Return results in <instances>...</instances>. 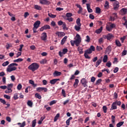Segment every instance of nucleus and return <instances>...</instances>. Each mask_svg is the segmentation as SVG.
<instances>
[{
	"label": "nucleus",
	"mask_w": 127,
	"mask_h": 127,
	"mask_svg": "<svg viewBox=\"0 0 127 127\" xmlns=\"http://www.w3.org/2000/svg\"><path fill=\"white\" fill-rule=\"evenodd\" d=\"M76 38L75 39V40H71L70 43L71 46H74L75 45L77 47L79 46L82 41V40L81 39V36L79 34H76L75 36Z\"/></svg>",
	"instance_id": "f257e3e1"
},
{
	"label": "nucleus",
	"mask_w": 127,
	"mask_h": 127,
	"mask_svg": "<svg viewBox=\"0 0 127 127\" xmlns=\"http://www.w3.org/2000/svg\"><path fill=\"white\" fill-rule=\"evenodd\" d=\"M28 68L29 70H31L32 72H34V71H36V70L39 68V65L36 63H33L30 65Z\"/></svg>",
	"instance_id": "f03ea898"
},
{
	"label": "nucleus",
	"mask_w": 127,
	"mask_h": 127,
	"mask_svg": "<svg viewBox=\"0 0 127 127\" xmlns=\"http://www.w3.org/2000/svg\"><path fill=\"white\" fill-rule=\"evenodd\" d=\"M92 52H93L91 51V50H90L89 49L86 50L85 51L84 55L85 58H86V59H91V57L89 56L88 54H91V53H92Z\"/></svg>",
	"instance_id": "7ed1b4c3"
},
{
	"label": "nucleus",
	"mask_w": 127,
	"mask_h": 127,
	"mask_svg": "<svg viewBox=\"0 0 127 127\" xmlns=\"http://www.w3.org/2000/svg\"><path fill=\"white\" fill-rule=\"evenodd\" d=\"M119 7H120V2L118 1H116L113 3V9L114 10H118Z\"/></svg>",
	"instance_id": "20e7f679"
},
{
	"label": "nucleus",
	"mask_w": 127,
	"mask_h": 127,
	"mask_svg": "<svg viewBox=\"0 0 127 127\" xmlns=\"http://www.w3.org/2000/svg\"><path fill=\"white\" fill-rule=\"evenodd\" d=\"M68 52V49H64L63 50V52L60 51L59 52V55L60 56V57H62L63 55L66 54Z\"/></svg>",
	"instance_id": "39448f33"
},
{
	"label": "nucleus",
	"mask_w": 127,
	"mask_h": 127,
	"mask_svg": "<svg viewBox=\"0 0 127 127\" xmlns=\"http://www.w3.org/2000/svg\"><path fill=\"white\" fill-rule=\"evenodd\" d=\"M40 3L46 5H49L51 3L50 1L47 0H40Z\"/></svg>",
	"instance_id": "423d86ee"
},
{
	"label": "nucleus",
	"mask_w": 127,
	"mask_h": 127,
	"mask_svg": "<svg viewBox=\"0 0 127 127\" xmlns=\"http://www.w3.org/2000/svg\"><path fill=\"white\" fill-rule=\"evenodd\" d=\"M127 13V8H123L120 10V14L121 15H126Z\"/></svg>",
	"instance_id": "0eeeda50"
},
{
	"label": "nucleus",
	"mask_w": 127,
	"mask_h": 127,
	"mask_svg": "<svg viewBox=\"0 0 127 127\" xmlns=\"http://www.w3.org/2000/svg\"><path fill=\"white\" fill-rule=\"evenodd\" d=\"M56 34L58 35V37H63V36H65L66 34L63 32L57 31L56 32Z\"/></svg>",
	"instance_id": "6e6552de"
},
{
	"label": "nucleus",
	"mask_w": 127,
	"mask_h": 127,
	"mask_svg": "<svg viewBox=\"0 0 127 127\" xmlns=\"http://www.w3.org/2000/svg\"><path fill=\"white\" fill-rule=\"evenodd\" d=\"M41 39L43 41H45V40H47V34L45 32H44L42 34V36L41 37Z\"/></svg>",
	"instance_id": "1a4fd4ad"
},
{
	"label": "nucleus",
	"mask_w": 127,
	"mask_h": 127,
	"mask_svg": "<svg viewBox=\"0 0 127 127\" xmlns=\"http://www.w3.org/2000/svg\"><path fill=\"white\" fill-rule=\"evenodd\" d=\"M81 83L82 85L83 86V87H87V80L85 78H82L81 80Z\"/></svg>",
	"instance_id": "9d476101"
},
{
	"label": "nucleus",
	"mask_w": 127,
	"mask_h": 127,
	"mask_svg": "<svg viewBox=\"0 0 127 127\" xmlns=\"http://www.w3.org/2000/svg\"><path fill=\"white\" fill-rule=\"evenodd\" d=\"M57 81H60V78H55L52 80H51L50 81V84H52V85H54L55 84H56V82H57Z\"/></svg>",
	"instance_id": "9b49d317"
},
{
	"label": "nucleus",
	"mask_w": 127,
	"mask_h": 127,
	"mask_svg": "<svg viewBox=\"0 0 127 127\" xmlns=\"http://www.w3.org/2000/svg\"><path fill=\"white\" fill-rule=\"evenodd\" d=\"M113 38H114V35L109 33L107 34V40L109 41H112L113 40Z\"/></svg>",
	"instance_id": "f8f14e48"
},
{
	"label": "nucleus",
	"mask_w": 127,
	"mask_h": 127,
	"mask_svg": "<svg viewBox=\"0 0 127 127\" xmlns=\"http://www.w3.org/2000/svg\"><path fill=\"white\" fill-rule=\"evenodd\" d=\"M118 108L117 107V104L115 102H113L111 105V108L110 109L111 111H113L114 110H117Z\"/></svg>",
	"instance_id": "ddd939ff"
},
{
	"label": "nucleus",
	"mask_w": 127,
	"mask_h": 127,
	"mask_svg": "<svg viewBox=\"0 0 127 127\" xmlns=\"http://www.w3.org/2000/svg\"><path fill=\"white\" fill-rule=\"evenodd\" d=\"M40 23H41L40 21L39 20L36 21L34 24V27L36 28H38V27H39V25H40Z\"/></svg>",
	"instance_id": "4468645a"
},
{
	"label": "nucleus",
	"mask_w": 127,
	"mask_h": 127,
	"mask_svg": "<svg viewBox=\"0 0 127 127\" xmlns=\"http://www.w3.org/2000/svg\"><path fill=\"white\" fill-rule=\"evenodd\" d=\"M106 52L108 53V54H110L111 52H112V46H109L107 47L106 50Z\"/></svg>",
	"instance_id": "2eb2a0df"
},
{
	"label": "nucleus",
	"mask_w": 127,
	"mask_h": 127,
	"mask_svg": "<svg viewBox=\"0 0 127 127\" xmlns=\"http://www.w3.org/2000/svg\"><path fill=\"white\" fill-rule=\"evenodd\" d=\"M113 15H116L115 17L111 16L110 17V19L111 20H112L113 21H114V20H115V19H117L118 18V15L117 14V13H113Z\"/></svg>",
	"instance_id": "dca6fc26"
},
{
	"label": "nucleus",
	"mask_w": 127,
	"mask_h": 127,
	"mask_svg": "<svg viewBox=\"0 0 127 127\" xmlns=\"http://www.w3.org/2000/svg\"><path fill=\"white\" fill-rule=\"evenodd\" d=\"M61 75V72H59L57 70L55 71L53 73L54 77H57V76H60Z\"/></svg>",
	"instance_id": "f3484780"
},
{
	"label": "nucleus",
	"mask_w": 127,
	"mask_h": 127,
	"mask_svg": "<svg viewBox=\"0 0 127 127\" xmlns=\"http://www.w3.org/2000/svg\"><path fill=\"white\" fill-rule=\"evenodd\" d=\"M68 38V37H67L66 36H64L63 39L61 40V45H64V44H65V42H66V40H67V38Z\"/></svg>",
	"instance_id": "a211bd4d"
},
{
	"label": "nucleus",
	"mask_w": 127,
	"mask_h": 127,
	"mask_svg": "<svg viewBox=\"0 0 127 127\" xmlns=\"http://www.w3.org/2000/svg\"><path fill=\"white\" fill-rule=\"evenodd\" d=\"M86 6H87V8L88 12L89 13L93 12V9L91 8V7L90 6V3H87Z\"/></svg>",
	"instance_id": "6ab92c4d"
},
{
	"label": "nucleus",
	"mask_w": 127,
	"mask_h": 127,
	"mask_svg": "<svg viewBox=\"0 0 127 127\" xmlns=\"http://www.w3.org/2000/svg\"><path fill=\"white\" fill-rule=\"evenodd\" d=\"M103 31V26L100 27V28L98 29H97L95 31V33H97V34H100L101 32Z\"/></svg>",
	"instance_id": "aec40b11"
},
{
	"label": "nucleus",
	"mask_w": 127,
	"mask_h": 127,
	"mask_svg": "<svg viewBox=\"0 0 127 127\" xmlns=\"http://www.w3.org/2000/svg\"><path fill=\"white\" fill-rule=\"evenodd\" d=\"M115 44L118 47H121L122 46V44L121 43V42L119 40H116L115 41Z\"/></svg>",
	"instance_id": "412c9836"
},
{
	"label": "nucleus",
	"mask_w": 127,
	"mask_h": 127,
	"mask_svg": "<svg viewBox=\"0 0 127 127\" xmlns=\"http://www.w3.org/2000/svg\"><path fill=\"white\" fill-rule=\"evenodd\" d=\"M101 63H102V59H100L97 61L95 64V67L96 68L98 67V66H99V65H100V64H101Z\"/></svg>",
	"instance_id": "4be33fe9"
},
{
	"label": "nucleus",
	"mask_w": 127,
	"mask_h": 127,
	"mask_svg": "<svg viewBox=\"0 0 127 127\" xmlns=\"http://www.w3.org/2000/svg\"><path fill=\"white\" fill-rule=\"evenodd\" d=\"M81 25H75L74 26V29H75V30H76V31H79L80 29H81Z\"/></svg>",
	"instance_id": "5701e85b"
},
{
	"label": "nucleus",
	"mask_w": 127,
	"mask_h": 127,
	"mask_svg": "<svg viewBox=\"0 0 127 127\" xmlns=\"http://www.w3.org/2000/svg\"><path fill=\"white\" fill-rule=\"evenodd\" d=\"M27 105L30 107V108H32V106L33 105V102L31 100H28L27 103Z\"/></svg>",
	"instance_id": "b1692460"
},
{
	"label": "nucleus",
	"mask_w": 127,
	"mask_h": 127,
	"mask_svg": "<svg viewBox=\"0 0 127 127\" xmlns=\"http://www.w3.org/2000/svg\"><path fill=\"white\" fill-rule=\"evenodd\" d=\"M109 6H110V5L109 3V1H106L105 4L104 5V7H105V9H108Z\"/></svg>",
	"instance_id": "393cba45"
},
{
	"label": "nucleus",
	"mask_w": 127,
	"mask_h": 127,
	"mask_svg": "<svg viewBox=\"0 0 127 127\" xmlns=\"http://www.w3.org/2000/svg\"><path fill=\"white\" fill-rule=\"evenodd\" d=\"M64 19H65L66 20H68L69 22H71V21H73V17H68L66 18V16L64 17Z\"/></svg>",
	"instance_id": "a878e982"
},
{
	"label": "nucleus",
	"mask_w": 127,
	"mask_h": 127,
	"mask_svg": "<svg viewBox=\"0 0 127 127\" xmlns=\"http://www.w3.org/2000/svg\"><path fill=\"white\" fill-rule=\"evenodd\" d=\"M73 120V118L72 117H69V119H68L66 121V124L67 126H70V121Z\"/></svg>",
	"instance_id": "bb28decb"
},
{
	"label": "nucleus",
	"mask_w": 127,
	"mask_h": 127,
	"mask_svg": "<svg viewBox=\"0 0 127 127\" xmlns=\"http://www.w3.org/2000/svg\"><path fill=\"white\" fill-rule=\"evenodd\" d=\"M12 87H13V83H10L7 85V89L8 90H11L12 89Z\"/></svg>",
	"instance_id": "cd10ccee"
},
{
	"label": "nucleus",
	"mask_w": 127,
	"mask_h": 127,
	"mask_svg": "<svg viewBox=\"0 0 127 127\" xmlns=\"http://www.w3.org/2000/svg\"><path fill=\"white\" fill-rule=\"evenodd\" d=\"M108 61V56L107 55H105L104 56L103 59V62L104 63H107Z\"/></svg>",
	"instance_id": "c85d7f7f"
},
{
	"label": "nucleus",
	"mask_w": 127,
	"mask_h": 127,
	"mask_svg": "<svg viewBox=\"0 0 127 127\" xmlns=\"http://www.w3.org/2000/svg\"><path fill=\"white\" fill-rule=\"evenodd\" d=\"M76 23L77 25H82V24H81V19H80V18H78L76 19Z\"/></svg>",
	"instance_id": "c756f323"
},
{
	"label": "nucleus",
	"mask_w": 127,
	"mask_h": 127,
	"mask_svg": "<svg viewBox=\"0 0 127 127\" xmlns=\"http://www.w3.org/2000/svg\"><path fill=\"white\" fill-rule=\"evenodd\" d=\"M78 84H79V79H75V82L73 84V87H77V85H78Z\"/></svg>",
	"instance_id": "7c9ffc66"
},
{
	"label": "nucleus",
	"mask_w": 127,
	"mask_h": 127,
	"mask_svg": "<svg viewBox=\"0 0 127 127\" xmlns=\"http://www.w3.org/2000/svg\"><path fill=\"white\" fill-rule=\"evenodd\" d=\"M59 117H60V114L58 113L55 117L54 119V122H57V120H58Z\"/></svg>",
	"instance_id": "2f4dec72"
},
{
	"label": "nucleus",
	"mask_w": 127,
	"mask_h": 127,
	"mask_svg": "<svg viewBox=\"0 0 127 127\" xmlns=\"http://www.w3.org/2000/svg\"><path fill=\"white\" fill-rule=\"evenodd\" d=\"M22 61H23V59L19 58V59H18L17 60H14L13 61V62L16 63H18V62H22Z\"/></svg>",
	"instance_id": "473e14b6"
},
{
	"label": "nucleus",
	"mask_w": 127,
	"mask_h": 127,
	"mask_svg": "<svg viewBox=\"0 0 127 127\" xmlns=\"http://www.w3.org/2000/svg\"><path fill=\"white\" fill-rule=\"evenodd\" d=\"M77 51L79 52V54H83V49L82 48V47H79L77 48Z\"/></svg>",
	"instance_id": "72a5a7b5"
},
{
	"label": "nucleus",
	"mask_w": 127,
	"mask_h": 127,
	"mask_svg": "<svg viewBox=\"0 0 127 127\" xmlns=\"http://www.w3.org/2000/svg\"><path fill=\"white\" fill-rule=\"evenodd\" d=\"M17 125H18V126L20 125V127H24L25 126H26V124L25 123V121H24L22 124L18 123Z\"/></svg>",
	"instance_id": "f704fd0d"
},
{
	"label": "nucleus",
	"mask_w": 127,
	"mask_h": 127,
	"mask_svg": "<svg viewBox=\"0 0 127 127\" xmlns=\"http://www.w3.org/2000/svg\"><path fill=\"white\" fill-rule=\"evenodd\" d=\"M48 15L51 18H55V17H56V15L53 14L51 13H48Z\"/></svg>",
	"instance_id": "c9c22d12"
},
{
	"label": "nucleus",
	"mask_w": 127,
	"mask_h": 127,
	"mask_svg": "<svg viewBox=\"0 0 127 127\" xmlns=\"http://www.w3.org/2000/svg\"><path fill=\"white\" fill-rule=\"evenodd\" d=\"M40 63L41 64H46V63H47V60L45 59H43L40 62Z\"/></svg>",
	"instance_id": "e433bc0d"
},
{
	"label": "nucleus",
	"mask_w": 127,
	"mask_h": 127,
	"mask_svg": "<svg viewBox=\"0 0 127 127\" xmlns=\"http://www.w3.org/2000/svg\"><path fill=\"white\" fill-rule=\"evenodd\" d=\"M124 124H125L124 122H120L118 124H117L116 126L117 127H122V126H123V125H124Z\"/></svg>",
	"instance_id": "4c0bfd02"
},
{
	"label": "nucleus",
	"mask_w": 127,
	"mask_h": 127,
	"mask_svg": "<svg viewBox=\"0 0 127 127\" xmlns=\"http://www.w3.org/2000/svg\"><path fill=\"white\" fill-rule=\"evenodd\" d=\"M109 27H110L112 30L113 28H115V27H116V24H115L114 23H109Z\"/></svg>",
	"instance_id": "58836bf2"
},
{
	"label": "nucleus",
	"mask_w": 127,
	"mask_h": 127,
	"mask_svg": "<svg viewBox=\"0 0 127 127\" xmlns=\"http://www.w3.org/2000/svg\"><path fill=\"white\" fill-rule=\"evenodd\" d=\"M34 7L35 9H37L38 10H41L42 9L41 7L38 5H35Z\"/></svg>",
	"instance_id": "ea45409f"
},
{
	"label": "nucleus",
	"mask_w": 127,
	"mask_h": 127,
	"mask_svg": "<svg viewBox=\"0 0 127 127\" xmlns=\"http://www.w3.org/2000/svg\"><path fill=\"white\" fill-rule=\"evenodd\" d=\"M62 27L64 30H68V28L66 27V23L64 22L63 24Z\"/></svg>",
	"instance_id": "a19ab883"
},
{
	"label": "nucleus",
	"mask_w": 127,
	"mask_h": 127,
	"mask_svg": "<svg viewBox=\"0 0 127 127\" xmlns=\"http://www.w3.org/2000/svg\"><path fill=\"white\" fill-rule=\"evenodd\" d=\"M44 26V28L45 30H46L47 29H51L50 26L49 25H45Z\"/></svg>",
	"instance_id": "79ce46f5"
},
{
	"label": "nucleus",
	"mask_w": 127,
	"mask_h": 127,
	"mask_svg": "<svg viewBox=\"0 0 127 127\" xmlns=\"http://www.w3.org/2000/svg\"><path fill=\"white\" fill-rule=\"evenodd\" d=\"M111 119H112V124H115V122H116V117H115V116L112 115L111 116Z\"/></svg>",
	"instance_id": "37998d69"
},
{
	"label": "nucleus",
	"mask_w": 127,
	"mask_h": 127,
	"mask_svg": "<svg viewBox=\"0 0 127 127\" xmlns=\"http://www.w3.org/2000/svg\"><path fill=\"white\" fill-rule=\"evenodd\" d=\"M8 64H9V62L6 61V62H4L2 64V66H3V67H5V66H7V65H8Z\"/></svg>",
	"instance_id": "c03bdc74"
},
{
	"label": "nucleus",
	"mask_w": 127,
	"mask_h": 127,
	"mask_svg": "<svg viewBox=\"0 0 127 127\" xmlns=\"http://www.w3.org/2000/svg\"><path fill=\"white\" fill-rule=\"evenodd\" d=\"M96 13H101V8L97 7L96 8Z\"/></svg>",
	"instance_id": "a18cd8bd"
},
{
	"label": "nucleus",
	"mask_w": 127,
	"mask_h": 127,
	"mask_svg": "<svg viewBox=\"0 0 127 127\" xmlns=\"http://www.w3.org/2000/svg\"><path fill=\"white\" fill-rule=\"evenodd\" d=\"M13 99L14 100H17L18 99V93H15L13 96Z\"/></svg>",
	"instance_id": "49530a36"
},
{
	"label": "nucleus",
	"mask_w": 127,
	"mask_h": 127,
	"mask_svg": "<svg viewBox=\"0 0 127 127\" xmlns=\"http://www.w3.org/2000/svg\"><path fill=\"white\" fill-rule=\"evenodd\" d=\"M36 98H37V99H39V100H40L41 99V95L38 93H36L35 95Z\"/></svg>",
	"instance_id": "de8ad7c7"
},
{
	"label": "nucleus",
	"mask_w": 127,
	"mask_h": 127,
	"mask_svg": "<svg viewBox=\"0 0 127 127\" xmlns=\"http://www.w3.org/2000/svg\"><path fill=\"white\" fill-rule=\"evenodd\" d=\"M13 66H18V64L16 63L10 64L8 67H13Z\"/></svg>",
	"instance_id": "09e8293b"
},
{
	"label": "nucleus",
	"mask_w": 127,
	"mask_h": 127,
	"mask_svg": "<svg viewBox=\"0 0 127 127\" xmlns=\"http://www.w3.org/2000/svg\"><path fill=\"white\" fill-rule=\"evenodd\" d=\"M102 82V79H99L98 80L96 81L95 83V85H100Z\"/></svg>",
	"instance_id": "8fccbe9b"
},
{
	"label": "nucleus",
	"mask_w": 127,
	"mask_h": 127,
	"mask_svg": "<svg viewBox=\"0 0 127 127\" xmlns=\"http://www.w3.org/2000/svg\"><path fill=\"white\" fill-rule=\"evenodd\" d=\"M35 126H36V119H35L32 121V127H35Z\"/></svg>",
	"instance_id": "3c124183"
},
{
	"label": "nucleus",
	"mask_w": 127,
	"mask_h": 127,
	"mask_svg": "<svg viewBox=\"0 0 127 127\" xmlns=\"http://www.w3.org/2000/svg\"><path fill=\"white\" fill-rule=\"evenodd\" d=\"M72 13H70V12H67L66 13V18H68L69 17H71V16H72Z\"/></svg>",
	"instance_id": "603ef678"
},
{
	"label": "nucleus",
	"mask_w": 127,
	"mask_h": 127,
	"mask_svg": "<svg viewBox=\"0 0 127 127\" xmlns=\"http://www.w3.org/2000/svg\"><path fill=\"white\" fill-rule=\"evenodd\" d=\"M96 50H97V51H102L103 48L101 47V46H97L96 47Z\"/></svg>",
	"instance_id": "864d4df0"
},
{
	"label": "nucleus",
	"mask_w": 127,
	"mask_h": 127,
	"mask_svg": "<svg viewBox=\"0 0 127 127\" xmlns=\"http://www.w3.org/2000/svg\"><path fill=\"white\" fill-rule=\"evenodd\" d=\"M36 90L37 92H41L42 91H43V87H38L36 88Z\"/></svg>",
	"instance_id": "5fc2aeb1"
},
{
	"label": "nucleus",
	"mask_w": 127,
	"mask_h": 127,
	"mask_svg": "<svg viewBox=\"0 0 127 127\" xmlns=\"http://www.w3.org/2000/svg\"><path fill=\"white\" fill-rule=\"evenodd\" d=\"M103 110L104 113H105V114H106V113H107V110H108V108H107V106H104L103 107Z\"/></svg>",
	"instance_id": "6e6d98bb"
},
{
	"label": "nucleus",
	"mask_w": 127,
	"mask_h": 127,
	"mask_svg": "<svg viewBox=\"0 0 127 127\" xmlns=\"http://www.w3.org/2000/svg\"><path fill=\"white\" fill-rule=\"evenodd\" d=\"M62 94L64 98L66 97V92H65V90L64 89H62Z\"/></svg>",
	"instance_id": "4d7b16f0"
},
{
	"label": "nucleus",
	"mask_w": 127,
	"mask_h": 127,
	"mask_svg": "<svg viewBox=\"0 0 127 127\" xmlns=\"http://www.w3.org/2000/svg\"><path fill=\"white\" fill-rule=\"evenodd\" d=\"M0 103H2L3 105H5L6 104V102H5V100L2 99V98H0Z\"/></svg>",
	"instance_id": "13d9d810"
},
{
	"label": "nucleus",
	"mask_w": 127,
	"mask_h": 127,
	"mask_svg": "<svg viewBox=\"0 0 127 127\" xmlns=\"http://www.w3.org/2000/svg\"><path fill=\"white\" fill-rule=\"evenodd\" d=\"M106 65L107 67H109V68H110V67L112 66V63H111V62H108L107 63H106Z\"/></svg>",
	"instance_id": "bf43d9fd"
},
{
	"label": "nucleus",
	"mask_w": 127,
	"mask_h": 127,
	"mask_svg": "<svg viewBox=\"0 0 127 127\" xmlns=\"http://www.w3.org/2000/svg\"><path fill=\"white\" fill-rule=\"evenodd\" d=\"M106 29L108 31H111L112 30V29H111V28L110 27L109 25H107Z\"/></svg>",
	"instance_id": "052dcab7"
},
{
	"label": "nucleus",
	"mask_w": 127,
	"mask_h": 127,
	"mask_svg": "<svg viewBox=\"0 0 127 127\" xmlns=\"http://www.w3.org/2000/svg\"><path fill=\"white\" fill-rule=\"evenodd\" d=\"M56 103H57L56 100H53L50 102V106H52L53 105H54V104H56Z\"/></svg>",
	"instance_id": "680f3d73"
},
{
	"label": "nucleus",
	"mask_w": 127,
	"mask_h": 127,
	"mask_svg": "<svg viewBox=\"0 0 127 127\" xmlns=\"http://www.w3.org/2000/svg\"><path fill=\"white\" fill-rule=\"evenodd\" d=\"M64 23V22H63L62 20H60L58 22V25H59L60 26H61V25H63V24Z\"/></svg>",
	"instance_id": "e2e57ef3"
},
{
	"label": "nucleus",
	"mask_w": 127,
	"mask_h": 127,
	"mask_svg": "<svg viewBox=\"0 0 127 127\" xmlns=\"http://www.w3.org/2000/svg\"><path fill=\"white\" fill-rule=\"evenodd\" d=\"M51 26H53V27H54L56 26V23L55 21H53L51 23Z\"/></svg>",
	"instance_id": "0e129e2a"
},
{
	"label": "nucleus",
	"mask_w": 127,
	"mask_h": 127,
	"mask_svg": "<svg viewBox=\"0 0 127 127\" xmlns=\"http://www.w3.org/2000/svg\"><path fill=\"white\" fill-rule=\"evenodd\" d=\"M21 88H22V85H21V84H19L17 87V90H18L19 91V90H21Z\"/></svg>",
	"instance_id": "69168bd1"
},
{
	"label": "nucleus",
	"mask_w": 127,
	"mask_h": 127,
	"mask_svg": "<svg viewBox=\"0 0 127 127\" xmlns=\"http://www.w3.org/2000/svg\"><path fill=\"white\" fill-rule=\"evenodd\" d=\"M114 103H115L117 106H121V105H122V102L121 101H116L114 102Z\"/></svg>",
	"instance_id": "338daca9"
},
{
	"label": "nucleus",
	"mask_w": 127,
	"mask_h": 127,
	"mask_svg": "<svg viewBox=\"0 0 127 127\" xmlns=\"http://www.w3.org/2000/svg\"><path fill=\"white\" fill-rule=\"evenodd\" d=\"M89 50H91L93 52V51H95V47L94 46H91Z\"/></svg>",
	"instance_id": "774afa93"
}]
</instances>
